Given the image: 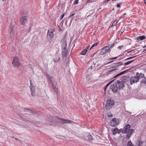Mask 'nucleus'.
<instances>
[{
	"instance_id": "a19ab883",
	"label": "nucleus",
	"mask_w": 146,
	"mask_h": 146,
	"mask_svg": "<svg viewBox=\"0 0 146 146\" xmlns=\"http://www.w3.org/2000/svg\"><path fill=\"white\" fill-rule=\"evenodd\" d=\"M136 56H132V57H130V58L131 59H132L133 58H135Z\"/></svg>"
},
{
	"instance_id": "9d476101",
	"label": "nucleus",
	"mask_w": 146,
	"mask_h": 146,
	"mask_svg": "<svg viewBox=\"0 0 146 146\" xmlns=\"http://www.w3.org/2000/svg\"><path fill=\"white\" fill-rule=\"evenodd\" d=\"M115 84H111L110 87V88L112 90V91L114 92H117L118 90L117 85L116 83H114Z\"/></svg>"
},
{
	"instance_id": "0eeeda50",
	"label": "nucleus",
	"mask_w": 146,
	"mask_h": 146,
	"mask_svg": "<svg viewBox=\"0 0 146 146\" xmlns=\"http://www.w3.org/2000/svg\"><path fill=\"white\" fill-rule=\"evenodd\" d=\"M63 45H64V46L62 50V55L63 57H65L67 56L68 52V50L66 49L67 45V42H65L63 43Z\"/></svg>"
},
{
	"instance_id": "864d4df0",
	"label": "nucleus",
	"mask_w": 146,
	"mask_h": 146,
	"mask_svg": "<svg viewBox=\"0 0 146 146\" xmlns=\"http://www.w3.org/2000/svg\"><path fill=\"white\" fill-rule=\"evenodd\" d=\"M15 139H16V140H17V139L16 138H15Z\"/></svg>"
},
{
	"instance_id": "39448f33",
	"label": "nucleus",
	"mask_w": 146,
	"mask_h": 146,
	"mask_svg": "<svg viewBox=\"0 0 146 146\" xmlns=\"http://www.w3.org/2000/svg\"><path fill=\"white\" fill-rule=\"evenodd\" d=\"M139 76L136 75L135 76L131 77L129 80L130 84L131 85L135 83H136L139 81Z\"/></svg>"
},
{
	"instance_id": "f3484780",
	"label": "nucleus",
	"mask_w": 146,
	"mask_h": 146,
	"mask_svg": "<svg viewBox=\"0 0 146 146\" xmlns=\"http://www.w3.org/2000/svg\"><path fill=\"white\" fill-rule=\"evenodd\" d=\"M136 75L137 76H139V77L138 78L139 80L141 78H144L145 76L144 74L141 73H139L138 72H136Z\"/></svg>"
},
{
	"instance_id": "7ed1b4c3",
	"label": "nucleus",
	"mask_w": 146,
	"mask_h": 146,
	"mask_svg": "<svg viewBox=\"0 0 146 146\" xmlns=\"http://www.w3.org/2000/svg\"><path fill=\"white\" fill-rule=\"evenodd\" d=\"M116 83V84L118 86V89L119 90L122 89L123 88L124 86V82L123 80L119 81L115 80V81L114 82V83Z\"/></svg>"
},
{
	"instance_id": "5fc2aeb1",
	"label": "nucleus",
	"mask_w": 146,
	"mask_h": 146,
	"mask_svg": "<svg viewBox=\"0 0 146 146\" xmlns=\"http://www.w3.org/2000/svg\"><path fill=\"white\" fill-rule=\"evenodd\" d=\"M144 1H146V0H144Z\"/></svg>"
},
{
	"instance_id": "a211bd4d",
	"label": "nucleus",
	"mask_w": 146,
	"mask_h": 146,
	"mask_svg": "<svg viewBox=\"0 0 146 146\" xmlns=\"http://www.w3.org/2000/svg\"><path fill=\"white\" fill-rule=\"evenodd\" d=\"M145 36L144 35H143L139 36L137 38V39L138 40H142L145 39Z\"/></svg>"
},
{
	"instance_id": "a878e982",
	"label": "nucleus",
	"mask_w": 146,
	"mask_h": 146,
	"mask_svg": "<svg viewBox=\"0 0 146 146\" xmlns=\"http://www.w3.org/2000/svg\"><path fill=\"white\" fill-rule=\"evenodd\" d=\"M87 137L88 138V139L89 140L91 141L92 140V137L91 135H88V136H87Z\"/></svg>"
},
{
	"instance_id": "412c9836",
	"label": "nucleus",
	"mask_w": 146,
	"mask_h": 146,
	"mask_svg": "<svg viewBox=\"0 0 146 146\" xmlns=\"http://www.w3.org/2000/svg\"><path fill=\"white\" fill-rule=\"evenodd\" d=\"M87 52L86 49H84L81 52L80 54L82 55H85L86 54Z\"/></svg>"
},
{
	"instance_id": "37998d69",
	"label": "nucleus",
	"mask_w": 146,
	"mask_h": 146,
	"mask_svg": "<svg viewBox=\"0 0 146 146\" xmlns=\"http://www.w3.org/2000/svg\"><path fill=\"white\" fill-rule=\"evenodd\" d=\"M113 60L111 61H110V62H108V63H107V64H110V63L111 62H113Z\"/></svg>"
},
{
	"instance_id": "1a4fd4ad",
	"label": "nucleus",
	"mask_w": 146,
	"mask_h": 146,
	"mask_svg": "<svg viewBox=\"0 0 146 146\" xmlns=\"http://www.w3.org/2000/svg\"><path fill=\"white\" fill-rule=\"evenodd\" d=\"M118 124V121L116 120L115 118H113L111 121L110 125L113 127H115L117 126Z\"/></svg>"
},
{
	"instance_id": "a18cd8bd",
	"label": "nucleus",
	"mask_w": 146,
	"mask_h": 146,
	"mask_svg": "<svg viewBox=\"0 0 146 146\" xmlns=\"http://www.w3.org/2000/svg\"><path fill=\"white\" fill-rule=\"evenodd\" d=\"M129 59H130V57H129V58H127L126 59V60H129Z\"/></svg>"
},
{
	"instance_id": "603ef678",
	"label": "nucleus",
	"mask_w": 146,
	"mask_h": 146,
	"mask_svg": "<svg viewBox=\"0 0 146 146\" xmlns=\"http://www.w3.org/2000/svg\"><path fill=\"white\" fill-rule=\"evenodd\" d=\"M133 50H131L130 52H131L132 51H133Z\"/></svg>"
},
{
	"instance_id": "58836bf2",
	"label": "nucleus",
	"mask_w": 146,
	"mask_h": 146,
	"mask_svg": "<svg viewBox=\"0 0 146 146\" xmlns=\"http://www.w3.org/2000/svg\"><path fill=\"white\" fill-rule=\"evenodd\" d=\"M64 14H63L61 16V19H62L64 17Z\"/></svg>"
},
{
	"instance_id": "2f4dec72",
	"label": "nucleus",
	"mask_w": 146,
	"mask_h": 146,
	"mask_svg": "<svg viewBox=\"0 0 146 146\" xmlns=\"http://www.w3.org/2000/svg\"><path fill=\"white\" fill-rule=\"evenodd\" d=\"M116 70H117V68H115V69H111V70H110L109 71V72H113V71H115Z\"/></svg>"
},
{
	"instance_id": "6e6d98bb",
	"label": "nucleus",
	"mask_w": 146,
	"mask_h": 146,
	"mask_svg": "<svg viewBox=\"0 0 146 146\" xmlns=\"http://www.w3.org/2000/svg\"><path fill=\"white\" fill-rule=\"evenodd\" d=\"M145 47H146V46H145Z\"/></svg>"
},
{
	"instance_id": "4be33fe9",
	"label": "nucleus",
	"mask_w": 146,
	"mask_h": 146,
	"mask_svg": "<svg viewBox=\"0 0 146 146\" xmlns=\"http://www.w3.org/2000/svg\"><path fill=\"white\" fill-rule=\"evenodd\" d=\"M134 60H132L131 61H129L127 62H126L124 64V65H128V64H131L132 62L134 61Z\"/></svg>"
},
{
	"instance_id": "f03ea898",
	"label": "nucleus",
	"mask_w": 146,
	"mask_h": 146,
	"mask_svg": "<svg viewBox=\"0 0 146 146\" xmlns=\"http://www.w3.org/2000/svg\"><path fill=\"white\" fill-rule=\"evenodd\" d=\"M12 64L14 66L16 67H18L21 64V62L19 60L18 57H15L13 59Z\"/></svg>"
},
{
	"instance_id": "6ab92c4d",
	"label": "nucleus",
	"mask_w": 146,
	"mask_h": 146,
	"mask_svg": "<svg viewBox=\"0 0 146 146\" xmlns=\"http://www.w3.org/2000/svg\"><path fill=\"white\" fill-rule=\"evenodd\" d=\"M140 82L143 84H146V77H144L141 80Z\"/></svg>"
},
{
	"instance_id": "c03bdc74",
	"label": "nucleus",
	"mask_w": 146,
	"mask_h": 146,
	"mask_svg": "<svg viewBox=\"0 0 146 146\" xmlns=\"http://www.w3.org/2000/svg\"><path fill=\"white\" fill-rule=\"evenodd\" d=\"M24 110H25V111H26L27 110H28V109L27 108H25Z\"/></svg>"
},
{
	"instance_id": "c756f323",
	"label": "nucleus",
	"mask_w": 146,
	"mask_h": 146,
	"mask_svg": "<svg viewBox=\"0 0 146 146\" xmlns=\"http://www.w3.org/2000/svg\"><path fill=\"white\" fill-rule=\"evenodd\" d=\"M123 46H124L123 45L119 46L117 48V49L119 50H121L123 48Z\"/></svg>"
},
{
	"instance_id": "79ce46f5",
	"label": "nucleus",
	"mask_w": 146,
	"mask_h": 146,
	"mask_svg": "<svg viewBox=\"0 0 146 146\" xmlns=\"http://www.w3.org/2000/svg\"><path fill=\"white\" fill-rule=\"evenodd\" d=\"M75 14L74 13V14H72L71 15H70V17H72Z\"/></svg>"
},
{
	"instance_id": "8fccbe9b",
	"label": "nucleus",
	"mask_w": 146,
	"mask_h": 146,
	"mask_svg": "<svg viewBox=\"0 0 146 146\" xmlns=\"http://www.w3.org/2000/svg\"><path fill=\"white\" fill-rule=\"evenodd\" d=\"M110 0H106V1H107L108 2Z\"/></svg>"
},
{
	"instance_id": "49530a36",
	"label": "nucleus",
	"mask_w": 146,
	"mask_h": 146,
	"mask_svg": "<svg viewBox=\"0 0 146 146\" xmlns=\"http://www.w3.org/2000/svg\"><path fill=\"white\" fill-rule=\"evenodd\" d=\"M63 21V20H62V21H61V23H62V25L63 24V22H62V21Z\"/></svg>"
},
{
	"instance_id": "4468645a",
	"label": "nucleus",
	"mask_w": 146,
	"mask_h": 146,
	"mask_svg": "<svg viewBox=\"0 0 146 146\" xmlns=\"http://www.w3.org/2000/svg\"><path fill=\"white\" fill-rule=\"evenodd\" d=\"M30 84L31 85L30 88L31 91L32 95L33 96L35 95V87L33 86H32V83L31 81H30Z\"/></svg>"
},
{
	"instance_id": "09e8293b",
	"label": "nucleus",
	"mask_w": 146,
	"mask_h": 146,
	"mask_svg": "<svg viewBox=\"0 0 146 146\" xmlns=\"http://www.w3.org/2000/svg\"><path fill=\"white\" fill-rule=\"evenodd\" d=\"M3 1H5L6 0H2Z\"/></svg>"
},
{
	"instance_id": "c85d7f7f",
	"label": "nucleus",
	"mask_w": 146,
	"mask_h": 146,
	"mask_svg": "<svg viewBox=\"0 0 146 146\" xmlns=\"http://www.w3.org/2000/svg\"><path fill=\"white\" fill-rule=\"evenodd\" d=\"M117 21H115L113 22V23L112 26H114L116 25V24L117 23Z\"/></svg>"
},
{
	"instance_id": "cd10ccee",
	"label": "nucleus",
	"mask_w": 146,
	"mask_h": 146,
	"mask_svg": "<svg viewBox=\"0 0 146 146\" xmlns=\"http://www.w3.org/2000/svg\"><path fill=\"white\" fill-rule=\"evenodd\" d=\"M115 81V80H112V81H111V82H110V83H108L107 84L106 86V88H107V87H108V86H109V85L110 84V83H111L113 82H114Z\"/></svg>"
},
{
	"instance_id": "20e7f679",
	"label": "nucleus",
	"mask_w": 146,
	"mask_h": 146,
	"mask_svg": "<svg viewBox=\"0 0 146 146\" xmlns=\"http://www.w3.org/2000/svg\"><path fill=\"white\" fill-rule=\"evenodd\" d=\"M114 105L113 101L110 99L107 100L106 105V108L107 109H109L113 106Z\"/></svg>"
},
{
	"instance_id": "f8f14e48",
	"label": "nucleus",
	"mask_w": 146,
	"mask_h": 146,
	"mask_svg": "<svg viewBox=\"0 0 146 146\" xmlns=\"http://www.w3.org/2000/svg\"><path fill=\"white\" fill-rule=\"evenodd\" d=\"M131 126L130 125L128 124L126 125L123 128L124 132L125 133H127L129 132V131L130 130V128Z\"/></svg>"
},
{
	"instance_id": "4c0bfd02",
	"label": "nucleus",
	"mask_w": 146,
	"mask_h": 146,
	"mask_svg": "<svg viewBox=\"0 0 146 146\" xmlns=\"http://www.w3.org/2000/svg\"><path fill=\"white\" fill-rule=\"evenodd\" d=\"M89 47H90V46H88L87 47H86V48L85 49H86V50L87 51H87L88 50V49L89 48Z\"/></svg>"
},
{
	"instance_id": "3c124183",
	"label": "nucleus",
	"mask_w": 146,
	"mask_h": 146,
	"mask_svg": "<svg viewBox=\"0 0 146 146\" xmlns=\"http://www.w3.org/2000/svg\"><path fill=\"white\" fill-rule=\"evenodd\" d=\"M144 3H145V4L146 5V2H144Z\"/></svg>"
},
{
	"instance_id": "4d7b16f0",
	"label": "nucleus",
	"mask_w": 146,
	"mask_h": 146,
	"mask_svg": "<svg viewBox=\"0 0 146 146\" xmlns=\"http://www.w3.org/2000/svg\"><path fill=\"white\" fill-rule=\"evenodd\" d=\"M145 146H146V145Z\"/></svg>"
},
{
	"instance_id": "b1692460",
	"label": "nucleus",
	"mask_w": 146,
	"mask_h": 146,
	"mask_svg": "<svg viewBox=\"0 0 146 146\" xmlns=\"http://www.w3.org/2000/svg\"><path fill=\"white\" fill-rule=\"evenodd\" d=\"M143 141H139L138 146H143Z\"/></svg>"
},
{
	"instance_id": "6e6552de",
	"label": "nucleus",
	"mask_w": 146,
	"mask_h": 146,
	"mask_svg": "<svg viewBox=\"0 0 146 146\" xmlns=\"http://www.w3.org/2000/svg\"><path fill=\"white\" fill-rule=\"evenodd\" d=\"M10 34L9 38L11 39V40H14L15 31L13 28V25H11V26Z\"/></svg>"
},
{
	"instance_id": "ea45409f",
	"label": "nucleus",
	"mask_w": 146,
	"mask_h": 146,
	"mask_svg": "<svg viewBox=\"0 0 146 146\" xmlns=\"http://www.w3.org/2000/svg\"><path fill=\"white\" fill-rule=\"evenodd\" d=\"M92 1L91 0H87V2L88 3H91Z\"/></svg>"
},
{
	"instance_id": "423d86ee",
	"label": "nucleus",
	"mask_w": 146,
	"mask_h": 146,
	"mask_svg": "<svg viewBox=\"0 0 146 146\" xmlns=\"http://www.w3.org/2000/svg\"><path fill=\"white\" fill-rule=\"evenodd\" d=\"M54 30L53 29H50L48 30L47 33V37L48 40H51L54 37L53 32Z\"/></svg>"
},
{
	"instance_id": "f257e3e1",
	"label": "nucleus",
	"mask_w": 146,
	"mask_h": 146,
	"mask_svg": "<svg viewBox=\"0 0 146 146\" xmlns=\"http://www.w3.org/2000/svg\"><path fill=\"white\" fill-rule=\"evenodd\" d=\"M114 45V44H113L103 48L100 52V54L101 55L104 54L107 52L108 50H109L111 48H112Z\"/></svg>"
},
{
	"instance_id": "f704fd0d",
	"label": "nucleus",
	"mask_w": 146,
	"mask_h": 146,
	"mask_svg": "<svg viewBox=\"0 0 146 146\" xmlns=\"http://www.w3.org/2000/svg\"><path fill=\"white\" fill-rule=\"evenodd\" d=\"M112 67L113 68L117 67V66L116 64V63L113 64L112 65Z\"/></svg>"
},
{
	"instance_id": "2eb2a0df",
	"label": "nucleus",
	"mask_w": 146,
	"mask_h": 146,
	"mask_svg": "<svg viewBox=\"0 0 146 146\" xmlns=\"http://www.w3.org/2000/svg\"><path fill=\"white\" fill-rule=\"evenodd\" d=\"M111 131L112 132L113 134L114 135H115L116 133H118V129L117 127H115L112 129Z\"/></svg>"
},
{
	"instance_id": "de8ad7c7",
	"label": "nucleus",
	"mask_w": 146,
	"mask_h": 146,
	"mask_svg": "<svg viewBox=\"0 0 146 146\" xmlns=\"http://www.w3.org/2000/svg\"><path fill=\"white\" fill-rule=\"evenodd\" d=\"M108 116L109 117L111 116V117H112V115H108Z\"/></svg>"
},
{
	"instance_id": "bb28decb",
	"label": "nucleus",
	"mask_w": 146,
	"mask_h": 146,
	"mask_svg": "<svg viewBox=\"0 0 146 146\" xmlns=\"http://www.w3.org/2000/svg\"><path fill=\"white\" fill-rule=\"evenodd\" d=\"M124 130H123V129H118V134H119L120 133L122 132L123 133H124Z\"/></svg>"
},
{
	"instance_id": "e433bc0d",
	"label": "nucleus",
	"mask_w": 146,
	"mask_h": 146,
	"mask_svg": "<svg viewBox=\"0 0 146 146\" xmlns=\"http://www.w3.org/2000/svg\"><path fill=\"white\" fill-rule=\"evenodd\" d=\"M116 6L117 7L119 8L120 7L121 5L120 3H118L117 5Z\"/></svg>"
},
{
	"instance_id": "473e14b6",
	"label": "nucleus",
	"mask_w": 146,
	"mask_h": 146,
	"mask_svg": "<svg viewBox=\"0 0 146 146\" xmlns=\"http://www.w3.org/2000/svg\"><path fill=\"white\" fill-rule=\"evenodd\" d=\"M117 58V57H113V58H110L109 59V60H112L115 59H116Z\"/></svg>"
},
{
	"instance_id": "7c9ffc66",
	"label": "nucleus",
	"mask_w": 146,
	"mask_h": 146,
	"mask_svg": "<svg viewBox=\"0 0 146 146\" xmlns=\"http://www.w3.org/2000/svg\"><path fill=\"white\" fill-rule=\"evenodd\" d=\"M53 89L54 91L56 92L57 93L58 92V89L57 88L54 87L53 88Z\"/></svg>"
},
{
	"instance_id": "ddd939ff",
	"label": "nucleus",
	"mask_w": 146,
	"mask_h": 146,
	"mask_svg": "<svg viewBox=\"0 0 146 146\" xmlns=\"http://www.w3.org/2000/svg\"><path fill=\"white\" fill-rule=\"evenodd\" d=\"M27 19V16L23 17L21 19V22L23 25L25 24L26 21Z\"/></svg>"
},
{
	"instance_id": "dca6fc26",
	"label": "nucleus",
	"mask_w": 146,
	"mask_h": 146,
	"mask_svg": "<svg viewBox=\"0 0 146 146\" xmlns=\"http://www.w3.org/2000/svg\"><path fill=\"white\" fill-rule=\"evenodd\" d=\"M133 129H131L129 131V132L127 135V136L126 137V139L128 140L129 138L132 135V133H133Z\"/></svg>"
},
{
	"instance_id": "393cba45",
	"label": "nucleus",
	"mask_w": 146,
	"mask_h": 146,
	"mask_svg": "<svg viewBox=\"0 0 146 146\" xmlns=\"http://www.w3.org/2000/svg\"><path fill=\"white\" fill-rule=\"evenodd\" d=\"M97 44H98V43L97 42H96V43H95L94 44H92V46H91V47L90 48V50H91L94 46H96Z\"/></svg>"
},
{
	"instance_id": "c9c22d12",
	"label": "nucleus",
	"mask_w": 146,
	"mask_h": 146,
	"mask_svg": "<svg viewBox=\"0 0 146 146\" xmlns=\"http://www.w3.org/2000/svg\"><path fill=\"white\" fill-rule=\"evenodd\" d=\"M78 0H75L74 2V4L75 5L77 4L78 3Z\"/></svg>"
},
{
	"instance_id": "9b49d317",
	"label": "nucleus",
	"mask_w": 146,
	"mask_h": 146,
	"mask_svg": "<svg viewBox=\"0 0 146 146\" xmlns=\"http://www.w3.org/2000/svg\"><path fill=\"white\" fill-rule=\"evenodd\" d=\"M59 120L61 122L64 123H71L73 121L71 120L67 119H65L60 118H58Z\"/></svg>"
},
{
	"instance_id": "72a5a7b5",
	"label": "nucleus",
	"mask_w": 146,
	"mask_h": 146,
	"mask_svg": "<svg viewBox=\"0 0 146 146\" xmlns=\"http://www.w3.org/2000/svg\"><path fill=\"white\" fill-rule=\"evenodd\" d=\"M51 82V83L52 85V88H53L54 87H56V84H54L53 82Z\"/></svg>"
},
{
	"instance_id": "5701e85b",
	"label": "nucleus",
	"mask_w": 146,
	"mask_h": 146,
	"mask_svg": "<svg viewBox=\"0 0 146 146\" xmlns=\"http://www.w3.org/2000/svg\"><path fill=\"white\" fill-rule=\"evenodd\" d=\"M123 62H120L116 63V64L117 65V67L119 66L123 65Z\"/></svg>"
},
{
	"instance_id": "aec40b11",
	"label": "nucleus",
	"mask_w": 146,
	"mask_h": 146,
	"mask_svg": "<svg viewBox=\"0 0 146 146\" xmlns=\"http://www.w3.org/2000/svg\"><path fill=\"white\" fill-rule=\"evenodd\" d=\"M126 72V71H123L122 72H121L120 73H119L117 74V75H116L114 77V78H116V77H117V76H120V75H121L123 74Z\"/></svg>"
}]
</instances>
